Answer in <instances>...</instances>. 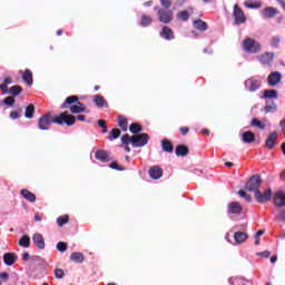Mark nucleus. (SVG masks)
<instances>
[{
	"instance_id": "nucleus-1",
	"label": "nucleus",
	"mask_w": 285,
	"mask_h": 285,
	"mask_svg": "<svg viewBox=\"0 0 285 285\" xmlns=\"http://www.w3.org/2000/svg\"><path fill=\"white\" fill-rule=\"evenodd\" d=\"M148 141H150V136L146 132L136 134L134 136L125 134L121 137V142L125 146H128L129 144H131L132 148H144V146H146V144H148Z\"/></svg>"
},
{
	"instance_id": "nucleus-2",
	"label": "nucleus",
	"mask_w": 285,
	"mask_h": 285,
	"mask_svg": "<svg viewBox=\"0 0 285 285\" xmlns=\"http://www.w3.org/2000/svg\"><path fill=\"white\" fill-rule=\"evenodd\" d=\"M242 48L248 55H257V52L262 50V45H259V42L253 38H246L242 42Z\"/></svg>"
},
{
	"instance_id": "nucleus-3",
	"label": "nucleus",
	"mask_w": 285,
	"mask_h": 285,
	"mask_svg": "<svg viewBox=\"0 0 285 285\" xmlns=\"http://www.w3.org/2000/svg\"><path fill=\"white\" fill-rule=\"evenodd\" d=\"M53 124L58 126H75L77 124V117L68 114V111H62L59 116L53 117Z\"/></svg>"
},
{
	"instance_id": "nucleus-4",
	"label": "nucleus",
	"mask_w": 285,
	"mask_h": 285,
	"mask_svg": "<svg viewBox=\"0 0 285 285\" xmlns=\"http://www.w3.org/2000/svg\"><path fill=\"white\" fill-rule=\"evenodd\" d=\"M262 184H264V180H262V176L253 175L245 184V190H247L248 193H254L255 195L256 193H258Z\"/></svg>"
},
{
	"instance_id": "nucleus-5",
	"label": "nucleus",
	"mask_w": 285,
	"mask_h": 285,
	"mask_svg": "<svg viewBox=\"0 0 285 285\" xmlns=\"http://www.w3.org/2000/svg\"><path fill=\"white\" fill-rule=\"evenodd\" d=\"M51 124H55V117H52V114H50V112L41 116L38 119L39 130H50V125Z\"/></svg>"
},
{
	"instance_id": "nucleus-6",
	"label": "nucleus",
	"mask_w": 285,
	"mask_h": 285,
	"mask_svg": "<svg viewBox=\"0 0 285 285\" xmlns=\"http://www.w3.org/2000/svg\"><path fill=\"white\" fill-rule=\"evenodd\" d=\"M157 14L158 21L165 24L171 23L175 18V13L170 9H159Z\"/></svg>"
},
{
	"instance_id": "nucleus-7",
	"label": "nucleus",
	"mask_w": 285,
	"mask_h": 285,
	"mask_svg": "<svg viewBox=\"0 0 285 285\" xmlns=\"http://www.w3.org/2000/svg\"><path fill=\"white\" fill-rule=\"evenodd\" d=\"M254 197L258 204H266L273 199V189L267 188L264 190V193L258 190L254 194Z\"/></svg>"
},
{
	"instance_id": "nucleus-8",
	"label": "nucleus",
	"mask_w": 285,
	"mask_h": 285,
	"mask_svg": "<svg viewBox=\"0 0 285 285\" xmlns=\"http://www.w3.org/2000/svg\"><path fill=\"white\" fill-rule=\"evenodd\" d=\"M233 17L235 26H242V23H246V14H244V10H242V8H239L237 4L234 6Z\"/></svg>"
},
{
	"instance_id": "nucleus-9",
	"label": "nucleus",
	"mask_w": 285,
	"mask_h": 285,
	"mask_svg": "<svg viewBox=\"0 0 285 285\" xmlns=\"http://www.w3.org/2000/svg\"><path fill=\"white\" fill-rule=\"evenodd\" d=\"M72 104H76L78 108H86V105H83L81 101H79V96H69L66 98L65 102L61 105V110H66L69 106H72Z\"/></svg>"
},
{
	"instance_id": "nucleus-10",
	"label": "nucleus",
	"mask_w": 285,
	"mask_h": 285,
	"mask_svg": "<svg viewBox=\"0 0 285 285\" xmlns=\"http://www.w3.org/2000/svg\"><path fill=\"white\" fill-rule=\"evenodd\" d=\"M245 88L249 90V92H255L262 88V81L255 79V78H249L245 80Z\"/></svg>"
},
{
	"instance_id": "nucleus-11",
	"label": "nucleus",
	"mask_w": 285,
	"mask_h": 285,
	"mask_svg": "<svg viewBox=\"0 0 285 285\" xmlns=\"http://www.w3.org/2000/svg\"><path fill=\"white\" fill-rule=\"evenodd\" d=\"M279 81H282V73H279V71H273L267 77V83L272 88H275V86H277V83H279Z\"/></svg>"
},
{
	"instance_id": "nucleus-12",
	"label": "nucleus",
	"mask_w": 285,
	"mask_h": 285,
	"mask_svg": "<svg viewBox=\"0 0 285 285\" xmlns=\"http://www.w3.org/2000/svg\"><path fill=\"white\" fill-rule=\"evenodd\" d=\"M265 146L268 148V150H273V148L277 146V131H273L267 136Z\"/></svg>"
},
{
	"instance_id": "nucleus-13",
	"label": "nucleus",
	"mask_w": 285,
	"mask_h": 285,
	"mask_svg": "<svg viewBox=\"0 0 285 285\" xmlns=\"http://www.w3.org/2000/svg\"><path fill=\"white\" fill-rule=\"evenodd\" d=\"M160 37L166 41H173L175 39V31L168 26H164L160 31Z\"/></svg>"
},
{
	"instance_id": "nucleus-14",
	"label": "nucleus",
	"mask_w": 285,
	"mask_h": 285,
	"mask_svg": "<svg viewBox=\"0 0 285 285\" xmlns=\"http://www.w3.org/2000/svg\"><path fill=\"white\" fill-rule=\"evenodd\" d=\"M95 157L98 161H101L102 164H108V161H110V153L104 149H98Z\"/></svg>"
},
{
	"instance_id": "nucleus-15",
	"label": "nucleus",
	"mask_w": 285,
	"mask_h": 285,
	"mask_svg": "<svg viewBox=\"0 0 285 285\" xmlns=\"http://www.w3.org/2000/svg\"><path fill=\"white\" fill-rule=\"evenodd\" d=\"M32 242H33L35 246H37V248H39V250H43V248H46V239H43V235H41L39 233L33 234Z\"/></svg>"
},
{
	"instance_id": "nucleus-16",
	"label": "nucleus",
	"mask_w": 285,
	"mask_h": 285,
	"mask_svg": "<svg viewBox=\"0 0 285 285\" xmlns=\"http://www.w3.org/2000/svg\"><path fill=\"white\" fill-rule=\"evenodd\" d=\"M2 259L6 266H13L17 259H19V256L14 253H6L3 254Z\"/></svg>"
},
{
	"instance_id": "nucleus-17",
	"label": "nucleus",
	"mask_w": 285,
	"mask_h": 285,
	"mask_svg": "<svg viewBox=\"0 0 285 285\" xmlns=\"http://www.w3.org/2000/svg\"><path fill=\"white\" fill-rule=\"evenodd\" d=\"M148 173L151 179H161V177H164V169L159 166L151 167Z\"/></svg>"
},
{
	"instance_id": "nucleus-18",
	"label": "nucleus",
	"mask_w": 285,
	"mask_h": 285,
	"mask_svg": "<svg viewBox=\"0 0 285 285\" xmlns=\"http://www.w3.org/2000/svg\"><path fill=\"white\" fill-rule=\"evenodd\" d=\"M274 204L278 208H284V206H285V193L284 191H278L274 195Z\"/></svg>"
},
{
	"instance_id": "nucleus-19",
	"label": "nucleus",
	"mask_w": 285,
	"mask_h": 285,
	"mask_svg": "<svg viewBox=\"0 0 285 285\" xmlns=\"http://www.w3.org/2000/svg\"><path fill=\"white\" fill-rule=\"evenodd\" d=\"M228 214L229 215H242V205L237 202H232L228 205Z\"/></svg>"
},
{
	"instance_id": "nucleus-20",
	"label": "nucleus",
	"mask_w": 285,
	"mask_h": 285,
	"mask_svg": "<svg viewBox=\"0 0 285 285\" xmlns=\"http://www.w3.org/2000/svg\"><path fill=\"white\" fill-rule=\"evenodd\" d=\"M20 195L23 197V199H27V202H30L31 204L37 202V195L28 189L20 190Z\"/></svg>"
},
{
	"instance_id": "nucleus-21",
	"label": "nucleus",
	"mask_w": 285,
	"mask_h": 285,
	"mask_svg": "<svg viewBox=\"0 0 285 285\" xmlns=\"http://www.w3.org/2000/svg\"><path fill=\"white\" fill-rule=\"evenodd\" d=\"M161 148H163V153H173L175 150V145H173V141H170L167 138H164L161 140Z\"/></svg>"
},
{
	"instance_id": "nucleus-22",
	"label": "nucleus",
	"mask_w": 285,
	"mask_h": 285,
	"mask_svg": "<svg viewBox=\"0 0 285 285\" xmlns=\"http://www.w3.org/2000/svg\"><path fill=\"white\" fill-rule=\"evenodd\" d=\"M243 144H255V134L253 131H245L242 134Z\"/></svg>"
},
{
	"instance_id": "nucleus-23",
	"label": "nucleus",
	"mask_w": 285,
	"mask_h": 285,
	"mask_svg": "<svg viewBox=\"0 0 285 285\" xmlns=\"http://www.w3.org/2000/svg\"><path fill=\"white\" fill-rule=\"evenodd\" d=\"M264 110L266 115H268V112H275V110H277V104H275V100H266Z\"/></svg>"
},
{
	"instance_id": "nucleus-24",
	"label": "nucleus",
	"mask_w": 285,
	"mask_h": 285,
	"mask_svg": "<svg viewBox=\"0 0 285 285\" xmlns=\"http://www.w3.org/2000/svg\"><path fill=\"white\" fill-rule=\"evenodd\" d=\"M117 124L119 128H121L122 132H126L128 130V118H126V116L119 115L117 117Z\"/></svg>"
},
{
	"instance_id": "nucleus-25",
	"label": "nucleus",
	"mask_w": 285,
	"mask_h": 285,
	"mask_svg": "<svg viewBox=\"0 0 285 285\" xmlns=\"http://www.w3.org/2000/svg\"><path fill=\"white\" fill-rule=\"evenodd\" d=\"M175 153H176L177 157H187V155L189 153L188 146L178 145V146H176Z\"/></svg>"
},
{
	"instance_id": "nucleus-26",
	"label": "nucleus",
	"mask_w": 285,
	"mask_h": 285,
	"mask_svg": "<svg viewBox=\"0 0 285 285\" xmlns=\"http://www.w3.org/2000/svg\"><path fill=\"white\" fill-rule=\"evenodd\" d=\"M261 99H266V101L268 99H277V90L275 89H267L264 91V95L261 97Z\"/></svg>"
},
{
	"instance_id": "nucleus-27",
	"label": "nucleus",
	"mask_w": 285,
	"mask_h": 285,
	"mask_svg": "<svg viewBox=\"0 0 285 285\" xmlns=\"http://www.w3.org/2000/svg\"><path fill=\"white\" fill-rule=\"evenodd\" d=\"M194 28H196V30H200L202 32L208 30V23H206V21L198 19V20H194Z\"/></svg>"
},
{
	"instance_id": "nucleus-28",
	"label": "nucleus",
	"mask_w": 285,
	"mask_h": 285,
	"mask_svg": "<svg viewBox=\"0 0 285 285\" xmlns=\"http://www.w3.org/2000/svg\"><path fill=\"white\" fill-rule=\"evenodd\" d=\"M248 237V234L244 233V232H236L234 234V239L236 242V244H244V242H246Z\"/></svg>"
},
{
	"instance_id": "nucleus-29",
	"label": "nucleus",
	"mask_w": 285,
	"mask_h": 285,
	"mask_svg": "<svg viewBox=\"0 0 285 285\" xmlns=\"http://www.w3.org/2000/svg\"><path fill=\"white\" fill-rule=\"evenodd\" d=\"M70 259L75 262V264H83L86 257L80 252H75L71 254Z\"/></svg>"
},
{
	"instance_id": "nucleus-30",
	"label": "nucleus",
	"mask_w": 285,
	"mask_h": 285,
	"mask_svg": "<svg viewBox=\"0 0 285 285\" xmlns=\"http://www.w3.org/2000/svg\"><path fill=\"white\" fill-rule=\"evenodd\" d=\"M21 92H23V88L19 85H14L8 89V94L12 95L13 98L19 97V95H21Z\"/></svg>"
},
{
	"instance_id": "nucleus-31",
	"label": "nucleus",
	"mask_w": 285,
	"mask_h": 285,
	"mask_svg": "<svg viewBox=\"0 0 285 285\" xmlns=\"http://www.w3.org/2000/svg\"><path fill=\"white\" fill-rule=\"evenodd\" d=\"M22 81L27 83V86H32L33 80H32V71L30 69H26L23 75H22Z\"/></svg>"
},
{
	"instance_id": "nucleus-32",
	"label": "nucleus",
	"mask_w": 285,
	"mask_h": 285,
	"mask_svg": "<svg viewBox=\"0 0 285 285\" xmlns=\"http://www.w3.org/2000/svg\"><path fill=\"white\" fill-rule=\"evenodd\" d=\"M94 104L98 107V108H104V106H107L108 102H106V98H104V96L101 95H96L94 96Z\"/></svg>"
},
{
	"instance_id": "nucleus-33",
	"label": "nucleus",
	"mask_w": 285,
	"mask_h": 285,
	"mask_svg": "<svg viewBox=\"0 0 285 285\" xmlns=\"http://www.w3.org/2000/svg\"><path fill=\"white\" fill-rule=\"evenodd\" d=\"M10 83H12L11 77H6L3 82L0 83V90H1L2 95H8V86H10Z\"/></svg>"
},
{
	"instance_id": "nucleus-34",
	"label": "nucleus",
	"mask_w": 285,
	"mask_h": 285,
	"mask_svg": "<svg viewBox=\"0 0 285 285\" xmlns=\"http://www.w3.org/2000/svg\"><path fill=\"white\" fill-rule=\"evenodd\" d=\"M68 108L72 115H79L80 112H88V109L86 107H78L77 105H69Z\"/></svg>"
},
{
	"instance_id": "nucleus-35",
	"label": "nucleus",
	"mask_w": 285,
	"mask_h": 285,
	"mask_svg": "<svg viewBox=\"0 0 285 285\" xmlns=\"http://www.w3.org/2000/svg\"><path fill=\"white\" fill-rule=\"evenodd\" d=\"M261 63H271L274 59V55L271 52H266L258 57Z\"/></svg>"
},
{
	"instance_id": "nucleus-36",
	"label": "nucleus",
	"mask_w": 285,
	"mask_h": 285,
	"mask_svg": "<svg viewBox=\"0 0 285 285\" xmlns=\"http://www.w3.org/2000/svg\"><path fill=\"white\" fill-rule=\"evenodd\" d=\"M19 246H21L22 248H30V236L28 235H23L19 242H18Z\"/></svg>"
},
{
	"instance_id": "nucleus-37",
	"label": "nucleus",
	"mask_w": 285,
	"mask_h": 285,
	"mask_svg": "<svg viewBox=\"0 0 285 285\" xmlns=\"http://www.w3.org/2000/svg\"><path fill=\"white\" fill-rule=\"evenodd\" d=\"M151 23H153V17H150L148 14H142L141 16L140 26L142 28H148V26H150Z\"/></svg>"
},
{
	"instance_id": "nucleus-38",
	"label": "nucleus",
	"mask_w": 285,
	"mask_h": 285,
	"mask_svg": "<svg viewBox=\"0 0 285 285\" xmlns=\"http://www.w3.org/2000/svg\"><path fill=\"white\" fill-rule=\"evenodd\" d=\"M178 21H188L190 19V13L188 10H181L176 14Z\"/></svg>"
},
{
	"instance_id": "nucleus-39",
	"label": "nucleus",
	"mask_w": 285,
	"mask_h": 285,
	"mask_svg": "<svg viewBox=\"0 0 285 285\" xmlns=\"http://www.w3.org/2000/svg\"><path fill=\"white\" fill-rule=\"evenodd\" d=\"M121 136V130L119 128H114L107 139H109V141H112V139H119V137Z\"/></svg>"
},
{
	"instance_id": "nucleus-40",
	"label": "nucleus",
	"mask_w": 285,
	"mask_h": 285,
	"mask_svg": "<svg viewBox=\"0 0 285 285\" xmlns=\"http://www.w3.org/2000/svg\"><path fill=\"white\" fill-rule=\"evenodd\" d=\"M250 126H253L254 128H259V130L266 129V124L262 122V120H259L257 118L252 119Z\"/></svg>"
},
{
	"instance_id": "nucleus-41",
	"label": "nucleus",
	"mask_w": 285,
	"mask_h": 285,
	"mask_svg": "<svg viewBox=\"0 0 285 285\" xmlns=\"http://www.w3.org/2000/svg\"><path fill=\"white\" fill-rule=\"evenodd\" d=\"M129 130H130V132H132V135H139V132H141V130H144V128H141V125H139L137 122H132L129 126Z\"/></svg>"
},
{
	"instance_id": "nucleus-42",
	"label": "nucleus",
	"mask_w": 285,
	"mask_h": 285,
	"mask_svg": "<svg viewBox=\"0 0 285 285\" xmlns=\"http://www.w3.org/2000/svg\"><path fill=\"white\" fill-rule=\"evenodd\" d=\"M24 116L27 119H32V117H35V105L30 104L27 106Z\"/></svg>"
},
{
	"instance_id": "nucleus-43",
	"label": "nucleus",
	"mask_w": 285,
	"mask_h": 285,
	"mask_svg": "<svg viewBox=\"0 0 285 285\" xmlns=\"http://www.w3.org/2000/svg\"><path fill=\"white\" fill-rule=\"evenodd\" d=\"M265 17H267V19H273V17H275V14H277V9L273 8V7H267L265 8Z\"/></svg>"
},
{
	"instance_id": "nucleus-44",
	"label": "nucleus",
	"mask_w": 285,
	"mask_h": 285,
	"mask_svg": "<svg viewBox=\"0 0 285 285\" xmlns=\"http://www.w3.org/2000/svg\"><path fill=\"white\" fill-rule=\"evenodd\" d=\"M68 222H70V217L68 215L65 216H60L57 218V224L58 226H66V224H68Z\"/></svg>"
},
{
	"instance_id": "nucleus-45",
	"label": "nucleus",
	"mask_w": 285,
	"mask_h": 285,
	"mask_svg": "<svg viewBox=\"0 0 285 285\" xmlns=\"http://www.w3.org/2000/svg\"><path fill=\"white\" fill-rule=\"evenodd\" d=\"M57 250H59V253H66L68 250V243L66 242H59L56 246Z\"/></svg>"
},
{
	"instance_id": "nucleus-46",
	"label": "nucleus",
	"mask_w": 285,
	"mask_h": 285,
	"mask_svg": "<svg viewBox=\"0 0 285 285\" xmlns=\"http://www.w3.org/2000/svg\"><path fill=\"white\" fill-rule=\"evenodd\" d=\"M53 275L56 279H63V277H66V273L61 268H56Z\"/></svg>"
},
{
	"instance_id": "nucleus-47",
	"label": "nucleus",
	"mask_w": 285,
	"mask_h": 285,
	"mask_svg": "<svg viewBox=\"0 0 285 285\" xmlns=\"http://www.w3.org/2000/svg\"><path fill=\"white\" fill-rule=\"evenodd\" d=\"M14 96H8L2 100V104H4V106H14Z\"/></svg>"
},
{
	"instance_id": "nucleus-48",
	"label": "nucleus",
	"mask_w": 285,
	"mask_h": 285,
	"mask_svg": "<svg viewBox=\"0 0 285 285\" xmlns=\"http://www.w3.org/2000/svg\"><path fill=\"white\" fill-rule=\"evenodd\" d=\"M109 168H112V170H119V171L126 170V167L119 166V164L117 161L111 163L109 165Z\"/></svg>"
},
{
	"instance_id": "nucleus-49",
	"label": "nucleus",
	"mask_w": 285,
	"mask_h": 285,
	"mask_svg": "<svg viewBox=\"0 0 285 285\" xmlns=\"http://www.w3.org/2000/svg\"><path fill=\"white\" fill-rule=\"evenodd\" d=\"M98 126L99 128H102L104 134L108 132V125H106V120L104 119L98 120Z\"/></svg>"
},
{
	"instance_id": "nucleus-50",
	"label": "nucleus",
	"mask_w": 285,
	"mask_h": 285,
	"mask_svg": "<svg viewBox=\"0 0 285 285\" xmlns=\"http://www.w3.org/2000/svg\"><path fill=\"white\" fill-rule=\"evenodd\" d=\"M276 222H283L285 224V209H283L278 215L275 216Z\"/></svg>"
},
{
	"instance_id": "nucleus-51",
	"label": "nucleus",
	"mask_w": 285,
	"mask_h": 285,
	"mask_svg": "<svg viewBox=\"0 0 285 285\" xmlns=\"http://www.w3.org/2000/svg\"><path fill=\"white\" fill-rule=\"evenodd\" d=\"M239 197H243L246 202H250L252 197L250 195L246 194L244 189L238 190Z\"/></svg>"
},
{
	"instance_id": "nucleus-52",
	"label": "nucleus",
	"mask_w": 285,
	"mask_h": 285,
	"mask_svg": "<svg viewBox=\"0 0 285 285\" xmlns=\"http://www.w3.org/2000/svg\"><path fill=\"white\" fill-rule=\"evenodd\" d=\"M160 3L165 10H170V6H173V0H160Z\"/></svg>"
},
{
	"instance_id": "nucleus-53",
	"label": "nucleus",
	"mask_w": 285,
	"mask_h": 285,
	"mask_svg": "<svg viewBox=\"0 0 285 285\" xmlns=\"http://www.w3.org/2000/svg\"><path fill=\"white\" fill-rule=\"evenodd\" d=\"M22 108H20L19 110H13V111H11L10 112V115H9V117L11 118V119H19V115H20V112H22Z\"/></svg>"
},
{
	"instance_id": "nucleus-54",
	"label": "nucleus",
	"mask_w": 285,
	"mask_h": 285,
	"mask_svg": "<svg viewBox=\"0 0 285 285\" xmlns=\"http://www.w3.org/2000/svg\"><path fill=\"white\" fill-rule=\"evenodd\" d=\"M179 132L183 135V137H186L188 132H190V128L188 127H180Z\"/></svg>"
},
{
	"instance_id": "nucleus-55",
	"label": "nucleus",
	"mask_w": 285,
	"mask_h": 285,
	"mask_svg": "<svg viewBox=\"0 0 285 285\" xmlns=\"http://www.w3.org/2000/svg\"><path fill=\"white\" fill-rule=\"evenodd\" d=\"M272 46H273L274 48H279V37H274V38L272 39Z\"/></svg>"
},
{
	"instance_id": "nucleus-56",
	"label": "nucleus",
	"mask_w": 285,
	"mask_h": 285,
	"mask_svg": "<svg viewBox=\"0 0 285 285\" xmlns=\"http://www.w3.org/2000/svg\"><path fill=\"white\" fill-rule=\"evenodd\" d=\"M0 279H2L3 282H8V279H10V274L6 272L0 273Z\"/></svg>"
},
{
	"instance_id": "nucleus-57",
	"label": "nucleus",
	"mask_w": 285,
	"mask_h": 285,
	"mask_svg": "<svg viewBox=\"0 0 285 285\" xmlns=\"http://www.w3.org/2000/svg\"><path fill=\"white\" fill-rule=\"evenodd\" d=\"M259 257H264V259H268V257H271V253L268 250L265 252H261Z\"/></svg>"
},
{
	"instance_id": "nucleus-58",
	"label": "nucleus",
	"mask_w": 285,
	"mask_h": 285,
	"mask_svg": "<svg viewBox=\"0 0 285 285\" xmlns=\"http://www.w3.org/2000/svg\"><path fill=\"white\" fill-rule=\"evenodd\" d=\"M35 222H43V216H41V214L36 213L35 214Z\"/></svg>"
},
{
	"instance_id": "nucleus-59",
	"label": "nucleus",
	"mask_w": 285,
	"mask_h": 285,
	"mask_svg": "<svg viewBox=\"0 0 285 285\" xmlns=\"http://www.w3.org/2000/svg\"><path fill=\"white\" fill-rule=\"evenodd\" d=\"M28 259H30V254H29L28 252H24V253L22 254V261H23V262H28Z\"/></svg>"
},
{
	"instance_id": "nucleus-60",
	"label": "nucleus",
	"mask_w": 285,
	"mask_h": 285,
	"mask_svg": "<svg viewBox=\"0 0 285 285\" xmlns=\"http://www.w3.org/2000/svg\"><path fill=\"white\" fill-rule=\"evenodd\" d=\"M77 119L78 121H86V115H78Z\"/></svg>"
},
{
	"instance_id": "nucleus-61",
	"label": "nucleus",
	"mask_w": 285,
	"mask_h": 285,
	"mask_svg": "<svg viewBox=\"0 0 285 285\" xmlns=\"http://www.w3.org/2000/svg\"><path fill=\"white\" fill-rule=\"evenodd\" d=\"M264 233H266V230L259 229V230L255 234V236H256V237H262V235H264Z\"/></svg>"
},
{
	"instance_id": "nucleus-62",
	"label": "nucleus",
	"mask_w": 285,
	"mask_h": 285,
	"mask_svg": "<svg viewBox=\"0 0 285 285\" xmlns=\"http://www.w3.org/2000/svg\"><path fill=\"white\" fill-rule=\"evenodd\" d=\"M244 6L245 8H255V4L254 3H250V2H244Z\"/></svg>"
},
{
	"instance_id": "nucleus-63",
	"label": "nucleus",
	"mask_w": 285,
	"mask_h": 285,
	"mask_svg": "<svg viewBox=\"0 0 285 285\" xmlns=\"http://www.w3.org/2000/svg\"><path fill=\"white\" fill-rule=\"evenodd\" d=\"M203 135H205L206 137H208L210 135V130L208 129H202Z\"/></svg>"
},
{
	"instance_id": "nucleus-64",
	"label": "nucleus",
	"mask_w": 285,
	"mask_h": 285,
	"mask_svg": "<svg viewBox=\"0 0 285 285\" xmlns=\"http://www.w3.org/2000/svg\"><path fill=\"white\" fill-rule=\"evenodd\" d=\"M254 239L255 246H259V236H254Z\"/></svg>"
}]
</instances>
